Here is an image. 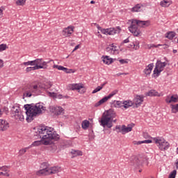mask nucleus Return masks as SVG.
<instances>
[{
    "label": "nucleus",
    "instance_id": "obj_1",
    "mask_svg": "<svg viewBox=\"0 0 178 178\" xmlns=\"http://www.w3.org/2000/svg\"><path fill=\"white\" fill-rule=\"evenodd\" d=\"M36 134L42 140L44 145H49L51 144V140L58 141L59 138V135L54 131V128L48 127H39Z\"/></svg>",
    "mask_w": 178,
    "mask_h": 178
},
{
    "label": "nucleus",
    "instance_id": "obj_2",
    "mask_svg": "<svg viewBox=\"0 0 178 178\" xmlns=\"http://www.w3.org/2000/svg\"><path fill=\"white\" fill-rule=\"evenodd\" d=\"M26 110V120L27 122H33L34 118L42 115L44 111H47V107L44 106L42 103L25 104L24 106Z\"/></svg>",
    "mask_w": 178,
    "mask_h": 178
},
{
    "label": "nucleus",
    "instance_id": "obj_3",
    "mask_svg": "<svg viewBox=\"0 0 178 178\" xmlns=\"http://www.w3.org/2000/svg\"><path fill=\"white\" fill-rule=\"evenodd\" d=\"M52 87L51 82H47L44 84L38 83L36 85H28L23 88L24 97H30L35 94V95H40L41 90H48Z\"/></svg>",
    "mask_w": 178,
    "mask_h": 178
},
{
    "label": "nucleus",
    "instance_id": "obj_4",
    "mask_svg": "<svg viewBox=\"0 0 178 178\" xmlns=\"http://www.w3.org/2000/svg\"><path fill=\"white\" fill-rule=\"evenodd\" d=\"M131 25L128 27L130 33L134 34L135 37H138L141 34V31L138 27H148L149 26V22L148 21H141L138 19H131Z\"/></svg>",
    "mask_w": 178,
    "mask_h": 178
},
{
    "label": "nucleus",
    "instance_id": "obj_5",
    "mask_svg": "<svg viewBox=\"0 0 178 178\" xmlns=\"http://www.w3.org/2000/svg\"><path fill=\"white\" fill-rule=\"evenodd\" d=\"M111 111H108L106 113H104L102 116L101 120H99L100 126H102V127H108V129H111L113 124V115L111 113Z\"/></svg>",
    "mask_w": 178,
    "mask_h": 178
},
{
    "label": "nucleus",
    "instance_id": "obj_6",
    "mask_svg": "<svg viewBox=\"0 0 178 178\" xmlns=\"http://www.w3.org/2000/svg\"><path fill=\"white\" fill-rule=\"evenodd\" d=\"M60 172V167L54 166L49 168H44L36 172L37 176H49V175H56Z\"/></svg>",
    "mask_w": 178,
    "mask_h": 178
},
{
    "label": "nucleus",
    "instance_id": "obj_7",
    "mask_svg": "<svg viewBox=\"0 0 178 178\" xmlns=\"http://www.w3.org/2000/svg\"><path fill=\"white\" fill-rule=\"evenodd\" d=\"M11 115L12 118H14L16 120H19V122H23V120H24V115H23V113L20 111V107L17 106H13L12 107Z\"/></svg>",
    "mask_w": 178,
    "mask_h": 178
},
{
    "label": "nucleus",
    "instance_id": "obj_8",
    "mask_svg": "<svg viewBox=\"0 0 178 178\" xmlns=\"http://www.w3.org/2000/svg\"><path fill=\"white\" fill-rule=\"evenodd\" d=\"M154 141L156 144H159L158 147L161 151H166L170 147V144L162 138H154Z\"/></svg>",
    "mask_w": 178,
    "mask_h": 178
},
{
    "label": "nucleus",
    "instance_id": "obj_9",
    "mask_svg": "<svg viewBox=\"0 0 178 178\" xmlns=\"http://www.w3.org/2000/svg\"><path fill=\"white\" fill-rule=\"evenodd\" d=\"M166 62L162 63L161 60H157L156 63V67L154 70V77H159L161 72H163V69L166 67Z\"/></svg>",
    "mask_w": 178,
    "mask_h": 178
},
{
    "label": "nucleus",
    "instance_id": "obj_10",
    "mask_svg": "<svg viewBox=\"0 0 178 178\" xmlns=\"http://www.w3.org/2000/svg\"><path fill=\"white\" fill-rule=\"evenodd\" d=\"M145 162V158L141 157V156H136L131 161V166H134V168H138L141 166Z\"/></svg>",
    "mask_w": 178,
    "mask_h": 178
},
{
    "label": "nucleus",
    "instance_id": "obj_11",
    "mask_svg": "<svg viewBox=\"0 0 178 178\" xmlns=\"http://www.w3.org/2000/svg\"><path fill=\"white\" fill-rule=\"evenodd\" d=\"M73 33H74V26H69L63 30V35L64 37H70Z\"/></svg>",
    "mask_w": 178,
    "mask_h": 178
},
{
    "label": "nucleus",
    "instance_id": "obj_12",
    "mask_svg": "<svg viewBox=\"0 0 178 178\" xmlns=\"http://www.w3.org/2000/svg\"><path fill=\"white\" fill-rule=\"evenodd\" d=\"M9 129V122L3 119H0V131H6Z\"/></svg>",
    "mask_w": 178,
    "mask_h": 178
},
{
    "label": "nucleus",
    "instance_id": "obj_13",
    "mask_svg": "<svg viewBox=\"0 0 178 178\" xmlns=\"http://www.w3.org/2000/svg\"><path fill=\"white\" fill-rule=\"evenodd\" d=\"M144 102V96L143 95H136L134 99V103L136 104V108L141 106V104Z\"/></svg>",
    "mask_w": 178,
    "mask_h": 178
},
{
    "label": "nucleus",
    "instance_id": "obj_14",
    "mask_svg": "<svg viewBox=\"0 0 178 178\" xmlns=\"http://www.w3.org/2000/svg\"><path fill=\"white\" fill-rule=\"evenodd\" d=\"M131 130H133V125H128V127H126V125H122L121 131H118V133L126 134V133H129V131H131Z\"/></svg>",
    "mask_w": 178,
    "mask_h": 178
},
{
    "label": "nucleus",
    "instance_id": "obj_15",
    "mask_svg": "<svg viewBox=\"0 0 178 178\" xmlns=\"http://www.w3.org/2000/svg\"><path fill=\"white\" fill-rule=\"evenodd\" d=\"M51 112L57 115H62L63 113V108L60 106L51 107Z\"/></svg>",
    "mask_w": 178,
    "mask_h": 178
},
{
    "label": "nucleus",
    "instance_id": "obj_16",
    "mask_svg": "<svg viewBox=\"0 0 178 178\" xmlns=\"http://www.w3.org/2000/svg\"><path fill=\"white\" fill-rule=\"evenodd\" d=\"M109 35H115V34H119L122 31V29L120 26L116 28H109Z\"/></svg>",
    "mask_w": 178,
    "mask_h": 178
},
{
    "label": "nucleus",
    "instance_id": "obj_17",
    "mask_svg": "<svg viewBox=\"0 0 178 178\" xmlns=\"http://www.w3.org/2000/svg\"><path fill=\"white\" fill-rule=\"evenodd\" d=\"M146 97H161V94L155 90H150L149 92L145 93Z\"/></svg>",
    "mask_w": 178,
    "mask_h": 178
},
{
    "label": "nucleus",
    "instance_id": "obj_18",
    "mask_svg": "<svg viewBox=\"0 0 178 178\" xmlns=\"http://www.w3.org/2000/svg\"><path fill=\"white\" fill-rule=\"evenodd\" d=\"M116 49H118V47L115 46L114 44H111L106 48V51L110 52V54H115Z\"/></svg>",
    "mask_w": 178,
    "mask_h": 178
},
{
    "label": "nucleus",
    "instance_id": "obj_19",
    "mask_svg": "<svg viewBox=\"0 0 178 178\" xmlns=\"http://www.w3.org/2000/svg\"><path fill=\"white\" fill-rule=\"evenodd\" d=\"M152 69H154V63L149 64L147 67H146L144 70V73L147 76L151 74V72H152Z\"/></svg>",
    "mask_w": 178,
    "mask_h": 178
},
{
    "label": "nucleus",
    "instance_id": "obj_20",
    "mask_svg": "<svg viewBox=\"0 0 178 178\" xmlns=\"http://www.w3.org/2000/svg\"><path fill=\"white\" fill-rule=\"evenodd\" d=\"M111 107L112 108H122V107H123V102H122L120 101L114 100L111 103Z\"/></svg>",
    "mask_w": 178,
    "mask_h": 178
},
{
    "label": "nucleus",
    "instance_id": "obj_21",
    "mask_svg": "<svg viewBox=\"0 0 178 178\" xmlns=\"http://www.w3.org/2000/svg\"><path fill=\"white\" fill-rule=\"evenodd\" d=\"M172 5V1L169 0H163L160 2V6H162V8H169Z\"/></svg>",
    "mask_w": 178,
    "mask_h": 178
},
{
    "label": "nucleus",
    "instance_id": "obj_22",
    "mask_svg": "<svg viewBox=\"0 0 178 178\" xmlns=\"http://www.w3.org/2000/svg\"><path fill=\"white\" fill-rule=\"evenodd\" d=\"M53 67L54 69H58V70H63V72H65V73H70L69 69L61 65H54Z\"/></svg>",
    "mask_w": 178,
    "mask_h": 178
},
{
    "label": "nucleus",
    "instance_id": "obj_23",
    "mask_svg": "<svg viewBox=\"0 0 178 178\" xmlns=\"http://www.w3.org/2000/svg\"><path fill=\"white\" fill-rule=\"evenodd\" d=\"M141 8H144V4L138 3L131 8V12H141Z\"/></svg>",
    "mask_w": 178,
    "mask_h": 178
},
{
    "label": "nucleus",
    "instance_id": "obj_24",
    "mask_svg": "<svg viewBox=\"0 0 178 178\" xmlns=\"http://www.w3.org/2000/svg\"><path fill=\"white\" fill-rule=\"evenodd\" d=\"M152 143V140H145L142 141H134L133 144L134 145H140V144H151Z\"/></svg>",
    "mask_w": 178,
    "mask_h": 178
},
{
    "label": "nucleus",
    "instance_id": "obj_25",
    "mask_svg": "<svg viewBox=\"0 0 178 178\" xmlns=\"http://www.w3.org/2000/svg\"><path fill=\"white\" fill-rule=\"evenodd\" d=\"M165 102L168 104H172V102H178V97L172 95L170 97V98H167L165 99Z\"/></svg>",
    "mask_w": 178,
    "mask_h": 178
},
{
    "label": "nucleus",
    "instance_id": "obj_26",
    "mask_svg": "<svg viewBox=\"0 0 178 178\" xmlns=\"http://www.w3.org/2000/svg\"><path fill=\"white\" fill-rule=\"evenodd\" d=\"M46 67L44 66H34V67H28L26 69V72H31V70H38L39 69H45Z\"/></svg>",
    "mask_w": 178,
    "mask_h": 178
},
{
    "label": "nucleus",
    "instance_id": "obj_27",
    "mask_svg": "<svg viewBox=\"0 0 178 178\" xmlns=\"http://www.w3.org/2000/svg\"><path fill=\"white\" fill-rule=\"evenodd\" d=\"M108 99H110L108 96H106L103 97L102 99H100L97 103L95 104V106L98 107L100 106V105H102V104H105Z\"/></svg>",
    "mask_w": 178,
    "mask_h": 178
},
{
    "label": "nucleus",
    "instance_id": "obj_28",
    "mask_svg": "<svg viewBox=\"0 0 178 178\" xmlns=\"http://www.w3.org/2000/svg\"><path fill=\"white\" fill-rule=\"evenodd\" d=\"M71 154L73 155L72 158H75V156H81L83 155V152L72 149Z\"/></svg>",
    "mask_w": 178,
    "mask_h": 178
},
{
    "label": "nucleus",
    "instance_id": "obj_29",
    "mask_svg": "<svg viewBox=\"0 0 178 178\" xmlns=\"http://www.w3.org/2000/svg\"><path fill=\"white\" fill-rule=\"evenodd\" d=\"M102 58H103V62L106 65H111V63L113 62V60H112V58H109V56H103Z\"/></svg>",
    "mask_w": 178,
    "mask_h": 178
},
{
    "label": "nucleus",
    "instance_id": "obj_30",
    "mask_svg": "<svg viewBox=\"0 0 178 178\" xmlns=\"http://www.w3.org/2000/svg\"><path fill=\"white\" fill-rule=\"evenodd\" d=\"M81 126L83 130H87V129H88V127H90V121L87 120H83L81 123Z\"/></svg>",
    "mask_w": 178,
    "mask_h": 178
},
{
    "label": "nucleus",
    "instance_id": "obj_31",
    "mask_svg": "<svg viewBox=\"0 0 178 178\" xmlns=\"http://www.w3.org/2000/svg\"><path fill=\"white\" fill-rule=\"evenodd\" d=\"M122 106L127 109V108H130V106H133V102L131 101H124L122 102Z\"/></svg>",
    "mask_w": 178,
    "mask_h": 178
},
{
    "label": "nucleus",
    "instance_id": "obj_32",
    "mask_svg": "<svg viewBox=\"0 0 178 178\" xmlns=\"http://www.w3.org/2000/svg\"><path fill=\"white\" fill-rule=\"evenodd\" d=\"M166 38H168V40H173L175 37H176V33L175 32H169L165 35Z\"/></svg>",
    "mask_w": 178,
    "mask_h": 178
},
{
    "label": "nucleus",
    "instance_id": "obj_33",
    "mask_svg": "<svg viewBox=\"0 0 178 178\" xmlns=\"http://www.w3.org/2000/svg\"><path fill=\"white\" fill-rule=\"evenodd\" d=\"M83 88V85L81 84H77V83H74L72 85V90H81Z\"/></svg>",
    "mask_w": 178,
    "mask_h": 178
},
{
    "label": "nucleus",
    "instance_id": "obj_34",
    "mask_svg": "<svg viewBox=\"0 0 178 178\" xmlns=\"http://www.w3.org/2000/svg\"><path fill=\"white\" fill-rule=\"evenodd\" d=\"M171 109L172 113H177L178 112V104H171Z\"/></svg>",
    "mask_w": 178,
    "mask_h": 178
},
{
    "label": "nucleus",
    "instance_id": "obj_35",
    "mask_svg": "<svg viewBox=\"0 0 178 178\" xmlns=\"http://www.w3.org/2000/svg\"><path fill=\"white\" fill-rule=\"evenodd\" d=\"M88 138H89V140H90V141H92V140L95 138V135L94 134V131H92V129L89 130Z\"/></svg>",
    "mask_w": 178,
    "mask_h": 178
},
{
    "label": "nucleus",
    "instance_id": "obj_36",
    "mask_svg": "<svg viewBox=\"0 0 178 178\" xmlns=\"http://www.w3.org/2000/svg\"><path fill=\"white\" fill-rule=\"evenodd\" d=\"M42 63V58H37L35 60V66H42L41 64Z\"/></svg>",
    "mask_w": 178,
    "mask_h": 178
},
{
    "label": "nucleus",
    "instance_id": "obj_37",
    "mask_svg": "<svg viewBox=\"0 0 178 178\" xmlns=\"http://www.w3.org/2000/svg\"><path fill=\"white\" fill-rule=\"evenodd\" d=\"M49 62H53L54 63V60H51L50 61H44L42 59V63H41V66H43V67H46V68H43V69H47V65L48 63H49Z\"/></svg>",
    "mask_w": 178,
    "mask_h": 178
},
{
    "label": "nucleus",
    "instance_id": "obj_38",
    "mask_svg": "<svg viewBox=\"0 0 178 178\" xmlns=\"http://www.w3.org/2000/svg\"><path fill=\"white\" fill-rule=\"evenodd\" d=\"M26 1L24 0H17L16 1V5H17V6H23V5H24Z\"/></svg>",
    "mask_w": 178,
    "mask_h": 178
},
{
    "label": "nucleus",
    "instance_id": "obj_39",
    "mask_svg": "<svg viewBox=\"0 0 178 178\" xmlns=\"http://www.w3.org/2000/svg\"><path fill=\"white\" fill-rule=\"evenodd\" d=\"M177 173V171L176 170H174L172 172H170L169 178H176Z\"/></svg>",
    "mask_w": 178,
    "mask_h": 178
},
{
    "label": "nucleus",
    "instance_id": "obj_40",
    "mask_svg": "<svg viewBox=\"0 0 178 178\" xmlns=\"http://www.w3.org/2000/svg\"><path fill=\"white\" fill-rule=\"evenodd\" d=\"M158 47H162V44L155 45L154 44H148L147 45L148 49H151V48H158Z\"/></svg>",
    "mask_w": 178,
    "mask_h": 178
},
{
    "label": "nucleus",
    "instance_id": "obj_41",
    "mask_svg": "<svg viewBox=\"0 0 178 178\" xmlns=\"http://www.w3.org/2000/svg\"><path fill=\"white\" fill-rule=\"evenodd\" d=\"M8 48V46L6 44H0V52H2V51H5Z\"/></svg>",
    "mask_w": 178,
    "mask_h": 178
},
{
    "label": "nucleus",
    "instance_id": "obj_42",
    "mask_svg": "<svg viewBox=\"0 0 178 178\" xmlns=\"http://www.w3.org/2000/svg\"><path fill=\"white\" fill-rule=\"evenodd\" d=\"M42 142L41 140H36L32 143L33 147H38V145H41Z\"/></svg>",
    "mask_w": 178,
    "mask_h": 178
},
{
    "label": "nucleus",
    "instance_id": "obj_43",
    "mask_svg": "<svg viewBox=\"0 0 178 178\" xmlns=\"http://www.w3.org/2000/svg\"><path fill=\"white\" fill-rule=\"evenodd\" d=\"M102 90V87L101 86H97L92 92V94H95L98 92L99 91H101Z\"/></svg>",
    "mask_w": 178,
    "mask_h": 178
},
{
    "label": "nucleus",
    "instance_id": "obj_44",
    "mask_svg": "<svg viewBox=\"0 0 178 178\" xmlns=\"http://www.w3.org/2000/svg\"><path fill=\"white\" fill-rule=\"evenodd\" d=\"M101 32L102 33V34H106V35H109V29H103L101 30Z\"/></svg>",
    "mask_w": 178,
    "mask_h": 178
},
{
    "label": "nucleus",
    "instance_id": "obj_45",
    "mask_svg": "<svg viewBox=\"0 0 178 178\" xmlns=\"http://www.w3.org/2000/svg\"><path fill=\"white\" fill-rule=\"evenodd\" d=\"M116 94H118V90H114L108 95V97L111 99V98H112V97L114 95H116Z\"/></svg>",
    "mask_w": 178,
    "mask_h": 178
},
{
    "label": "nucleus",
    "instance_id": "obj_46",
    "mask_svg": "<svg viewBox=\"0 0 178 178\" xmlns=\"http://www.w3.org/2000/svg\"><path fill=\"white\" fill-rule=\"evenodd\" d=\"M27 149H29L28 147L20 149L19 150V155H24V154H26Z\"/></svg>",
    "mask_w": 178,
    "mask_h": 178
},
{
    "label": "nucleus",
    "instance_id": "obj_47",
    "mask_svg": "<svg viewBox=\"0 0 178 178\" xmlns=\"http://www.w3.org/2000/svg\"><path fill=\"white\" fill-rule=\"evenodd\" d=\"M41 168L42 169H45V168L49 169V168H48V163H42Z\"/></svg>",
    "mask_w": 178,
    "mask_h": 178
},
{
    "label": "nucleus",
    "instance_id": "obj_48",
    "mask_svg": "<svg viewBox=\"0 0 178 178\" xmlns=\"http://www.w3.org/2000/svg\"><path fill=\"white\" fill-rule=\"evenodd\" d=\"M8 168H9V166L4 165V166L1 167L0 170H3V172H8V170H7Z\"/></svg>",
    "mask_w": 178,
    "mask_h": 178
},
{
    "label": "nucleus",
    "instance_id": "obj_49",
    "mask_svg": "<svg viewBox=\"0 0 178 178\" xmlns=\"http://www.w3.org/2000/svg\"><path fill=\"white\" fill-rule=\"evenodd\" d=\"M54 94V97H55L56 98H58V99H62V98H63V95H57L56 93H53Z\"/></svg>",
    "mask_w": 178,
    "mask_h": 178
},
{
    "label": "nucleus",
    "instance_id": "obj_50",
    "mask_svg": "<svg viewBox=\"0 0 178 178\" xmlns=\"http://www.w3.org/2000/svg\"><path fill=\"white\" fill-rule=\"evenodd\" d=\"M1 175H3V176H6L7 177H9V176H10V175H9V173H8V172H0V176Z\"/></svg>",
    "mask_w": 178,
    "mask_h": 178
},
{
    "label": "nucleus",
    "instance_id": "obj_51",
    "mask_svg": "<svg viewBox=\"0 0 178 178\" xmlns=\"http://www.w3.org/2000/svg\"><path fill=\"white\" fill-rule=\"evenodd\" d=\"M120 63H121V65H124V63H127V61L124 59H121L120 60Z\"/></svg>",
    "mask_w": 178,
    "mask_h": 178
},
{
    "label": "nucleus",
    "instance_id": "obj_52",
    "mask_svg": "<svg viewBox=\"0 0 178 178\" xmlns=\"http://www.w3.org/2000/svg\"><path fill=\"white\" fill-rule=\"evenodd\" d=\"M29 65H31V66H35V60L29 61Z\"/></svg>",
    "mask_w": 178,
    "mask_h": 178
},
{
    "label": "nucleus",
    "instance_id": "obj_53",
    "mask_svg": "<svg viewBox=\"0 0 178 178\" xmlns=\"http://www.w3.org/2000/svg\"><path fill=\"white\" fill-rule=\"evenodd\" d=\"M116 76H118V77H119V76H127V73H118Z\"/></svg>",
    "mask_w": 178,
    "mask_h": 178
},
{
    "label": "nucleus",
    "instance_id": "obj_54",
    "mask_svg": "<svg viewBox=\"0 0 178 178\" xmlns=\"http://www.w3.org/2000/svg\"><path fill=\"white\" fill-rule=\"evenodd\" d=\"M115 130H118V131H122V127L120 125H117L115 127Z\"/></svg>",
    "mask_w": 178,
    "mask_h": 178
},
{
    "label": "nucleus",
    "instance_id": "obj_55",
    "mask_svg": "<svg viewBox=\"0 0 178 178\" xmlns=\"http://www.w3.org/2000/svg\"><path fill=\"white\" fill-rule=\"evenodd\" d=\"M3 16V10H2V8H0V19Z\"/></svg>",
    "mask_w": 178,
    "mask_h": 178
},
{
    "label": "nucleus",
    "instance_id": "obj_56",
    "mask_svg": "<svg viewBox=\"0 0 178 178\" xmlns=\"http://www.w3.org/2000/svg\"><path fill=\"white\" fill-rule=\"evenodd\" d=\"M130 40H129V38L125 39L123 40L122 44H127V42H129Z\"/></svg>",
    "mask_w": 178,
    "mask_h": 178
},
{
    "label": "nucleus",
    "instance_id": "obj_57",
    "mask_svg": "<svg viewBox=\"0 0 178 178\" xmlns=\"http://www.w3.org/2000/svg\"><path fill=\"white\" fill-rule=\"evenodd\" d=\"M23 65H24V66H30V61L24 62Z\"/></svg>",
    "mask_w": 178,
    "mask_h": 178
},
{
    "label": "nucleus",
    "instance_id": "obj_58",
    "mask_svg": "<svg viewBox=\"0 0 178 178\" xmlns=\"http://www.w3.org/2000/svg\"><path fill=\"white\" fill-rule=\"evenodd\" d=\"M79 47H80V45H79V44L76 45V46L74 48L72 52H74V51H77V49H79Z\"/></svg>",
    "mask_w": 178,
    "mask_h": 178
},
{
    "label": "nucleus",
    "instance_id": "obj_59",
    "mask_svg": "<svg viewBox=\"0 0 178 178\" xmlns=\"http://www.w3.org/2000/svg\"><path fill=\"white\" fill-rule=\"evenodd\" d=\"M0 67H3V60L0 59Z\"/></svg>",
    "mask_w": 178,
    "mask_h": 178
},
{
    "label": "nucleus",
    "instance_id": "obj_60",
    "mask_svg": "<svg viewBox=\"0 0 178 178\" xmlns=\"http://www.w3.org/2000/svg\"><path fill=\"white\" fill-rule=\"evenodd\" d=\"M136 46L135 47V49H138V48H140V45H138V43L136 42Z\"/></svg>",
    "mask_w": 178,
    "mask_h": 178
},
{
    "label": "nucleus",
    "instance_id": "obj_61",
    "mask_svg": "<svg viewBox=\"0 0 178 178\" xmlns=\"http://www.w3.org/2000/svg\"><path fill=\"white\" fill-rule=\"evenodd\" d=\"M70 73H74V70L72 69H69Z\"/></svg>",
    "mask_w": 178,
    "mask_h": 178
},
{
    "label": "nucleus",
    "instance_id": "obj_62",
    "mask_svg": "<svg viewBox=\"0 0 178 178\" xmlns=\"http://www.w3.org/2000/svg\"><path fill=\"white\" fill-rule=\"evenodd\" d=\"M145 138H147L148 137V134H144Z\"/></svg>",
    "mask_w": 178,
    "mask_h": 178
},
{
    "label": "nucleus",
    "instance_id": "obj_63",
    "mask_svg": "<svg viewBox=\"0 0 178 178\" xmlns=\"http://www.w3.org/2000/svg\"><path fill=\"white\" fill-rule=\"evenodd\" d=\"M106 84V82H104L103 84H102V86L100 87H102V88H104V86Z\"/></svg>",
    "mask_w": 178,
    "mask_h": 178
},
{
    "label": "nucleus",
    "instance_id": "obj_64",
    "mask_svg": "<svg viewBox=\"0 0 178 178\" xmlns=\"http://www.w3.org/2000/svg\"><path fill=\"white\" fill-rule=\"evenodd\" d=\"M163 47H164V49H166V48H168V47H169V46H168V44H163Z\"/></svg>",
    "mask_w": 178,
    "mask_h": 178
}]
</instances>
